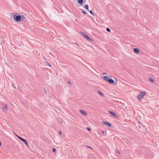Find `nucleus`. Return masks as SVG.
Returning a JSON list of instances; mask_svg holds the SVG:
<instances>
[{
	"instance_id": "17",
	"label": "nucleus",
	"mask_w": 159,
	"mask_h": 159,
	"mask_svg": "<svg viewBox=\"0 0 159 159\" xmlns=\"http://www.w3.org/2000/svg\"><path fill=\"white\" fill-rule=\"evenodd\" d=\"M106 30L108 32H110L111 31L110 29H109V28H107L106 29Z\"/></svg>"
},
{
	"instance_id": "27",
	"label": "nucleus",
	"mask_w": 159,
	"mask_h": 159,
	"mask_svg": "<svg viewBox=\"0 0 159 159\" xmlns=\"http://www.w3.org/2000/svg\"><path fill=\"white\" fill-rule=\"evenodd\" d=\"M87 129L88 130H90V129L89 128H87Z\"/></svg>"
},
{
	"instance_id": "3",
	"label": "nucleus",
	"mask_w": 159,
	"mask_h": 159,
	"mask_svg": "<svg viewBox=\"0 0 159 159\" xmlns=\"http://www.w3.org/2000/svg\"><path fill=\"white\" fill-rule=\"evenodd\" d=\"M17 137L22 141H23L26 145V146H28V144L27 142V141L25 139H24L23 138L17 136Z\"/></svg>"
},
{
	"instance_id": "19",
	"label": "nucleus",
	"mask_w": 159,
	"mask_h": 159,
	"mask_svg": "<svg viewBox=\"0 0 159 159\" xmlns=\"http://www.w3.org/2000/svg\"><path fill=\"white\" fill-rule=\"evenodd\" d=\"M47 64L49 66H50V67L51 66V65H50V64L48 62H47Z\"/></svg>"
},
{
	"instance_id": "21",
	"label": "nucleus",
	"mask_w": 159,
	"mask_h": 159,
	"mask_svg": "<svg viewBox=\"0 0 159 159\" xmlns=\"http://www.w3.org/2000/svg\"><path fill=\"white\" fill-rule=\"evenodd\" d=\"M52 151L53 152H54L56 151V149L55 148H53Z\"/></svg>"
},
{
	"instance_id": "14",
	"label": "nucleus",
	"mask_w": 159,
	"mask_h": 159,
	"mask_svg": "<svg viewBox=\"0 0 159 159\" xmlns=\"http://www.w3.org/2000/svg\"><path fill=\"white\" fill-rule=\"evenodd\" d=\"M148 80L152 82H154V80L151 77L149 78L148 79Z\"/></svg>"
},
{
	"instance_id": "13",
	"label": "nucleus",
	"mask_w": 159,
	"mask_h": 159,
	"mask_svg": "<svg viewBox=\"0 0 159 159\" xmlns=\"http://www.w3.org/2000/svg\"><path fill=\"white\" fill-rule=\"evenodd\" d=\"M84 7L88 11H89V6L88 5H85L84 6Z\"/></svg>"
},
{
	"instance_id": "22",
	"label": "nucleus",
	"mask_w": 159,
	"mask_h": 159,
	"mask_svg": "<svg viewBox=\"0 0 159 159\" xmlns=\"http://www.w3.org/2000/svg\"><path fill=\"white\" fill-rule=\"evenodd\" d=\"M68 84H69L70 85H71V82L70 81H68Z\"/></svg>"
},
{
	"instance_id": "10",
	"label": "nucleus",
	"mask_w": 159,
	"mask_h": 159,
	"mask_svg": "<svg viewBox=\"0 0 159 159\" xmlns=\"http://www.w3.org/2000/svg\"><path fill=\"white\" fill-rule=\"evenodd\" d=\"M134 52L135 53H138L139 52V50L137 48H134Z\"/></svg>"
},
{
	"instance_id": "12",
	"label": "nucleus",
	"mask_w": 159,
	"mask_h": 159,
	"mask_svg": "<svg viewBox=\"0 0 159 159\" xmlns=\"http://www.w3.org/2000/svg\"><path fill=\"white\" fill-rule=\"evenodd\" d=\"M109 113L110 114H111V115H113V116H116V114L115 113H114V112H112V111H109Z\"/></svg>"
},
{
	"instance_id": "15",
	"label": "nucleus",
	"mask_w": 159,
	"mask_h": 159,
	"mask_svg": "<svg viewBox=\"0 0 159 159\" xmlns=\"http://www.w3.org/2000/svg\"><path fill=\"white\" fill-rule=\"evenodd\" d=\"M98 93L99 94V95H100L101 96H102V97L104 96V95L101 92H100V91H98Z\"/></svg>"
},
{
	"instance_id": "24",
	"label": "nucleus",
	"mask_w": 159,
	"mask_h": 159,
	"mask_svg": "<svg viewBox=\"0 0 159 159\" xmlns=\"http://www.w3.org/2000/svg\"><path fill=\"white\" fill-rule=\"evenodd\" d=\"M59 133L60 134H62V132L61 131H59Z\"/></svg>"
},
{
	"instance_id": "1",
	"label": "nucleus",
	"mask_w": 159,
	"mask_h": 159,
	"mask_svg": "<svg viewBox=\"0 0 159 159\" xmlns=\"http://www.w3.org/2000/svg\"><path fill=\"white\" fill-rule=\"evenodd\" d=\"M12 16L14 18V21L16 22H19L21 20V17L20 16H16L15 14H12Z\"/></svg>"
},
{
	"instance_id": "29",
	"label": "nucleus",
	"mask_w": 159,
	"mask_h": 159,
	"mask_svg": "<svg viewBox=\"0 0 159 159\" xmlns=\"http://www.w3.org/2000/svg\"><path fill=\"white\" fill-rule=\"evenodd\" d=\"M44 90H45V91L46 92V90L45 89H44Z\"/></svg>"
},
{
	"instance_id": "4",
	"label": "nucleus",
	"mask_w": 159,
	"mask_h": 159,
	"mask_svg": "<svg viewBox=\"0 0 159 159\" xmlns=\"http://www.w3.org/2000/svg\"><path fill=\"white\" fill-rule=\"evenodd\" d=\"M82 35L86 39L89 40H91V39L85 33L83 32L81 33Z\"/></svg>"
},
{
	"instance_id": "9",
	"label": "nucleus",
	"mask_w": 159,
	"mask_h": 159,
	"mask_svg": "<svg viewBox=\"0 0 159 159\" xmlns=\"http://www.w3.org/2000/svg\"><path fill=\"white\" fill-rule=\"evenodd\" d=\"M103 79L105 80L106 81L108 82V80H109L108 77L107 76H104L103 77Z\"/></svg>"
},
{
	"instance_id": "5",
	"label": "nucleus",
	"mask_w": 159,
	"mask_h": 159,
	"mask_svg": "<svg viewBox=\"0 0 159 159\" xmlns=\"http://www.w3.org/2000/svg\"><path fill=\"white\" fill-rule=\"evenodd\" d=\"M108 82L110 84H116L117 82H115V81L112 79H109L108 80Z\"/></svg>"
},
{
	"instance_id": "18",
	"label": "nucleus",
	"mask_w": 159,
	"mask_h": 159,
	"mask_svg": "<svg viewBox=\"0 0 159 159\" xmlns=\"http://www.w3.org/2000/svg\"><path fill=\"white\" fill-rule=\"evenodd\" d=\"M89 11L90 13L91 14H92V15H93V16H94V15H93V12H92V11H91V10H90V11Z\"/></svg>"
},
{
	"instance_id": "6",
	"label": "nucleus",
	"mask_w": 159,
	"mask_h": 159,
	"mask_svg": "<svg viewBox=\"0 0 159 159\" xmlns=\"http://www.w3.org/2000/svg\"><path fill=\"white\" fill-rule=\"evenodd\" d=\"M102 123L104 125H106L107 126L109 127H110L111 126V124L109 122L103 121L102 122Z\"/></svg>"
},
{
	"instance_id": "20",
	"label": "nucleus",
	"mask_w": 159,
	"mask_h": 159,
	"mask_svg": "<svg viewBox=\"0 0 159 159\" xmlns=\"http://www.w3.org/2000/svg\"><path fill=\"white\" fill-rule=\"evenodd\" d=\"M81 12H82V13L84 14H86V12L84 11H81Z\"/></svg>"
},
{
	"instance_id": "26",
	"label": "nucleus",
	"mask_w": 159,
	"mask_h": 159,
	"mask_svg": "<svg viewBox=\"0 0 159 159\" xmlns=\"http://www.w3.org/2000/svg\"><path fill=\"white\" fill-rule=\"evenodd\" d=\"M87 147L88 148H91V149H92V148L91 147H90L89 146H87Z\"/></svg>"
},
{
	"instance_id": "16",
	"label": "nucleus",
	"mask_w": 159,
	"mask_h": 159,
	"mask_svg": "<svg viewBox=\"0 0 159 159\" xmlns=\"http://www.w3.org/2000/svg\"><path fill=\"white\" fill-rule=\"evenodd\" d=\"M7 108H8V107H7V104H5V107H4V109H6V111H7Z\"/></svg>"
},
{
	"instance_id": "8",
	"label": "nucleus",
	"mask_w": 159,
	"mask_h": 159,
	"mask_svg": "<svg viewBox=\"0 0 159 159\" xmlns=\"http://www.w3.org/2000/svg\"><path fill=\"white\" fill-rule=\"evenodd\" d=\"M20 17H21V20L22 21H23V20L25 21V20L26 19L25 17H26V16L25 15V16L21 15V16H20Z\"/></svg>"
},
{
	"instance_id": "7",
	"label": "nucleus",
	"mask_w": 159,
	"mask_h": 159,
	"mask_svg": "<svg viewBox=\"0 0 159 159\" xmlns=\"http://www.w3.org/2000/svg\"><path fill=\"white\" fill-rule=\"evenodd\" d=\"M80 111L83 115H84V116L87 115V113L84 111L82 110H80Z\"/></svg>"
},
{
	"instance_id": "2",
	"label": "nucleus",
	"mask_w": 159,
	"mask_h": 159,
	"mask_svg": "<svg viewBox=\"0 0 159 159\" xmlns=\"http://www.w3.org/2000/svg\"><path fill=\"white\" fill-rule=\"evenodd\" d=\"M146 93L145 92H141L137 96L138 99L140 101L141 99L145 95Z\"/></svg>"
},
{
	"instance_id": "11",
	"label": "nucleus",
	"mask_w": 159,
	"mask_h": 159,
	"mask_svg": "<svg viewBox=\"0 0 159 159\" xmlns=\"http://www.w3.org/2000/svg\"><path fill=\"white\" fill-rule=\"evenodd\" d=\"M83 0H78V2L79 4H80V5H82L83 4Z\"/></svg>"
},
{
	"instance_id": "28",
	"label": "nucleus",
	"mask_w": 159,
	"mask_h": 159,
	"mask_svg": "<svg viewBox=\"0 0 159 159\" xmlns=\"http://www.w3.org/2000/svg\"><path fill=\"white\" fill-rule=\"evenodd\" d=\"M1 142L0 141V146H1Z\"/></svg>"
},
{
	"instance_id": "23",
	"label": "nucleus",
	"mask_w": 159,
	"mask_h": 159,
	"mask_svg": "<svg viewBox=\"0 0 159 159\" xmlns=\"http://www.w3.org/2000/svg\"><path fill=\"white\" fill-rule=\"evenodd\" d=\"M101 132H102V133L103 134H105V132H104V131H102Z\"/></svg>"
},
{
	"instance_id": "25",
	"label": "nucleus",
	"mask_w": 159,
	"mask_h": 159,
	"mask_svg": "<svg viewBox=\"0 0 159 159\" xmlns=\"http://www.w3.org/2000/svg\"><path fill=\"white\" fill-rule=\"evenodd\" d=\"M117 152L118 153H120V152H119V151H118V150H117Z\"/></svg>"
}]
</instances>
